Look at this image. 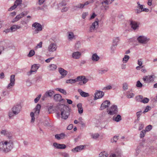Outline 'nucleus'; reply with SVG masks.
<instances>
[{
	"mask_svg": "<svg viewBox=\"0 0 157 157\" xmlns=\"http://www.w3.org/2000/svg\"><path fill=\"white\" fill-rule=\"evenodd\" d=\"M13 147L12 141H3L0 142V151L7 153L10 151Z\"/></svg>",
	"mask_w": 157,
	"mask_h": 157,
	"instance_id": "f257e3e1",
	"label": "nucleus"
},
{
	"mask_svg": "<svg viewBox=\"0 0 157 157\" xmlns=\"http://www.w3.org/2000/svg\"><path fill=\"white\" fill-rule=\"evenodd\" d=\"M60 111L62 118L66 120L70 114V109L67 106L63 105Z\"/></svg>",
	"mask_w": 157,
	"mask_h": 157,
	"instance_id": "f03ea898",
	"label": "nucleus"
},
{
	"mask_svg": "<svg viewBox=\"0 0 157 157\" xmlns=\"http://www.w3.org/2000/svg\"><path fill=\"white\" fill-rule=\"evenodd\" d=\"M32 27H34V28L33 29L34 30L33 32L34 34L38 33L42 30L43 28L42 25L40 23L37 22L33 23L32 25Z\"/></svg>",
	"mask_w": 157,
	"mask_h": 157,
	"instance_id": "7ed1b4c3",
	"label": "nucleus"
},
{
	"mask_svg": "<svg viewBox=\"0 0 157 157\" xmlns=\"http://www.w3.org/2000/svg\"><path fill=\"white\" fill-rule=\"evenodd\" d=\"M41 108V105L40 104H38L37 105L34 109V111H35L34 113L33 112L31 113L30 116L31 117V122H34L35 121L34 113L36 115H39L40 112Z\"/></svg>",
	"mask_w": 157,
	"mask_h": 157,
	"instance_id": "20e7f679",
	"label": "nucleus"
},
{
	"mask_svg": "<svg viewBox=\"0 0 157 157\" xmlns=\"http://www.w3.org/2000/svg\"><path fill=\"white\" fill-rule=\"evenodd\" d=\"M102 4L101 8L106 10L109 8V5L114 0H100Z\"/></svg>",
	"mask_w": 157,
	"mask_h": 157,
	"instance_id": "39448f33",
	"label": "nucleus"
},
{
	"mask_svg": "<svg viewBox=\"0 0 157 157\" xmlns=\"http://www.w3.org/2000/svg\"><path fill=\"white\" fill-rule=\"evenodd\" d=\"M137 40L139 42L142 44H146L149 40L150 39L146 36H139Z\"/></svg>",
	"mask_w": 157,
	"mask_h": 157,
	"instance_id": "423d86ee",
	"label": "nucleus"
},
{
	"mask_svg": "<svg viewBox=\"0 0 157 157\" xmlns=\"http://www.w3.org/2000/svg\"><path fill=\"white\" fill-rule=\"evenodd\" d=\"M107 110L108 114L111 115L116 113L118 112L117 106L115 105H113L110 108L107 109Z\"/></svg>",
	"mask_w": 157,
	"mask_h": 157,
	"instance_id": "0eeeda50",
	"label": "nucleus"
},
{
	"mask_svg": "<svg viewBox=\"0 0 157 157\" xmlns=\"http://www.w3.org/2000/svg\"><path fill=\"white\" fill-rule=\"evenodd\" d=\"M57 48V45L56 43H51L48 47V51L50 52H53L56 51Z\"/></svg>",
	"mask_w": 157,
	"mask_h": 157,
	"instance_id": "6e6552de",
	"label": "nucleus"
},
{
	"mask_svg": "<svg viewBox=\"0 0 157 157\" xmlns=\"http://www.w3.org/2000/svg\"><path fill=\"white\" fill-rule=\"evenodd\" d=\"M155 75H148L144 76L143 78V80L146 83H149L153 82L154 80V79L155 78Z\"/></svg>",
	"mask_w": 157,
	"mask_h": 157,
	"instance_id": "1a4fd4ad",
	"label": "nucleus"
},
{
	"mask_svg": "<svg viewBox=\"0 0 157 157\" xmlns=\"http://www.w3.org/2000/svg\"><path fill=\"white\" fill-rule=\"evenodd\" d=\"M15 75H12L10 76V82L7 86V89L11 88L14 86L15 83Z\"/></svg>",
	"mask_w": 157,
	"mask_h": 157,
	"instance_id": "9d476101",
	"label": "nucleus"
},
{
	"mask_svg": "<svg viewBox=\"0 0 157 157\" xmlns=\"http://www.w3.org/2000/svg\"><path fill=\"white\" fill-rule=\"evenodd\" d=\"M98 27V21H95L94 22L89 28V31L90 32H94Z\"/></svg>",
	"mask_w": 157,
	"mask_h": 157,
	"instance_id": "9b49d317",
	"label": "nucleus"
},
{
	"mask_svg": "<svg viewBox=\"0 0 157 157\" xmlns=\"http://www.w3.org/2000/svg\"><path fill=\"white\" fill-rule=\"evenodd\" d=\"M21 106L20 105H17L13 107L12 109V111L14 114H17L21 111Z\"/></svg>",
	"mask_w": 157,
	"mask_h": 157,
	"instance_id": "f8f14e48",
	"label": "nucleus"
},
{
	"mask_svg": "<svg viewBox=\"0 0 157 157\" xmlns=\"http://www.w3.org/2000/svg\"><path fill=\"white\" fill-rule=\"evenodd\" d=\"M94 100L102 98L104 95V93L102 91L97 90L94 94Z\"/></svg>",
	"mask_w": 157,
	"mask_h": 157,
	"instance_id": "ddd939ff",
	"label": "nucleus"
},
{
	"mask_svg": "<svg viewBox=\"0 0 157 157\" xmlns=\"http://www.w3.org/2000/svg\"><path fill=\"white\" fill-rule=\"evenodd\" d=\"M54 93V91L52 90L46 91L42 98V100H45L46 98L48 97H52Z\"/></svg>",
	"mask_w": 157,
	"mask_h": 157,
	"instance_id": "4468645a",
	"label": "nucleus"
},
{
	"mask_svg": "<svg viewBox=\"0 0 157 157\" xmlns=\"http://www.w3.org/2000/svg\"><path fill=\"white\" fill-rule=\"evenodd\" d=\"M144 147V145L141 142L139 143V144L137 146L136 149L135 155L137 156L141 152L142 149Z\"/></svg>",
	"mask_w": 157,
	"mask_h": 157,
	"instance_id": "2eb2a0df",
	"label": "nucleus"
},
{
	"mask_svg": "<svg viewBox=\"0 0 157 157\" xmlns=\"http://www.w3.org/2000/svg\"><path fill=\"white\" fill-rule=\"evenodd\" d=\"M59 72L61 75L60 77L61 78L65 77L67 74V71L61 67L59 68Z\"/></svg>",
	"mask_w": 157,
	"mask_h": 157,
	"instance_id": "dca6fc26",
	"label": "nucleus"
},
{
	"mask_svg": "<svg viewBox=\"0 0 157 157\" xmlns=\"http://www.w3.org/2000/svg\"><path fill=\"white\" fill-rule=\"evenodd\" d=\"M110 104V101L107 100H106L103 102L101 104V106L100 108V109L102 110L108 107Z\"/></svg>",
	"mask_w": 157,
	"mask_h": 157,
	"instance_id": "f3484780",
	"label": "nucleus"
},
{
	"mask_svg": "<svg viewBox=\"0 0 157 157\" xmlns=\"http://www.w3.org/2000/svg\"><path fill=\"white\" fill-rule=\"evenodd\" d=\"M91 2V1H87L85 2L84 4L79 3L76 6L74 7V9L75 10H76V8L82 9L85 6L87 5Z\"/></svg>",
	"mask_w": 157,
	"mask_h": 157,
	"instance_id": "a211bd4d",
	"label": "nucleus"
},
{
	"mask_svg": "<svg viewBox=\"0 0 157 157\" xmlns=\"http://www.w3.org/2000/svg\"><path fill=\"white\" fill-rule=\"evenodd\" d=\"M121 154V150L119 149H117L116 150L114 153L110 155L109 157H120Z\"/></svg>",
	"mask_w": 157,
	"mask_h": 157,
	"instance_id": "6ab92c4d",
	"label": "nucleus"
},
{
	"mask_svg": "<svg viewBox=\"0 0 157 157\" xmlns=\"http://www.w3.org/2000/svg\"><path fill=\"white\" fill-rule=\"evenodd\" d=\"M139 23L134 21H130V25L133 29L135 30L139 28Z\"/></svg>",
	"mask_w": 157,
	"mask_h": 157,
	"instance_id": "aec40b11",
	"label": "nucleus"
},
{
	"mask_svg": "<svg viewBox=\"0 0 157 157\" xmlns=\"http://www.w3.org/2000/svg\"><path fill=\"white\" fill-rule=\"evenodd\" d=\"M81 56V53L79 52H73L72 55V57L74 59H78L80 58Z\"/></svg>",
	"mask_w": 157,
	"mask_h": 157,
	"instance_id": "412c9836",
	"label": "nucleus"
},
{
	"mask_svg": "<svg viewBox=\"0 0 157 157\" xmlns=\"http://www.w3.org/2000/svg\"><path fill=\"white\" fill-rule=\"evenodd\" d=\"M77 79L78 82L79 81H82L83 84H85L88 81V79L86 78L84 76H80L77 77Z\"/></svg>",
	"mask_w": 157,
	"mask_h": 157,
	"instance_id": "4be33fe9",
	"label": "nucleus"
},
{
	"mask_svg": "<svg viewBox=\"0 0 157 157\" xmlns=\"http://www.w3.org/2000/svg\"><path fill=\"white\" fill-rule=\"evenodd\" d=\"M84 147L83 145H80L72 149L71 151L74 152H79L83 149Z\"/></svg>",
	"mask_w": 157,
	"mask_h": 157,
	"instance_id": "5701e85b",
	"label": "nucleus"
},
{
	"mask_svg": "<svg viewBox=\"0 0 157 157\" xmlns=\"http://www.w3.org/2000/svg\"><path fill=\"white\" fill-rule=\"evenodd\" d=\"M66 136V135L65 134L61 133L60 134H56L55 136V137L56 139L59 140L65 138Z\"/></svg>",
	"mask_w": 157,
	"mask_h": 157,
	"instance_id": "b1692460",
	"label": "nucleus"
},
{
	"mask_svg": "<svg viewBox=\"0 0 157 157\" xmlns=\"http://www.w3.org/2000/svg\"><path fill=\"white\" fill-rule=\"evenodd\" d=\"M68 34L67 38L69 40H72L73 39H75V36L73 32H69Z\"/></svg>",
	"mask_w": 157,
	"mask_h": 157,
	"instance_id": "393cba45",
	"label": "nucleus"
},
{
	"mask_svg": "<svg viewBox=\"0 0 157 157\" xmlns=\"http://www.w3.org/2000/svg\"><path fill=\"white\" fill-rule=\"evenodd\" d=\"M78 92L79 93L80 95L83 97H86L89 96V94L85 92L82 91L80 89L78 90Z\"/></svg>",
	"mask_w": 157,
	"mask_h": 157,
	"instance_id": "a878e982",
	"label": "nucleus"
},
{
	"mask_svg": "<svg viewBox=\"0 0 157 157\" xmlns=\"http://www.w3.org/2000/svg\"><path fill=\"white\" fill-rule=\"evenodd\" d=\"M91 59L93 61H98L100 59L99 57L96 53L92 55Z\"/></svg>",
	"mask_w": 157,
	"mask_h": 157,
	"instance_id": "bb28decb",
	"label": "nucleus"
},
{
	"mask_svg": "<svg viewBox=\"0 0 157 157\" xmlns=\"http://www.w3.org/2000/svg\"><path fill=\"white\" fill-rule=\"evenodd\" d=\"M54 99L56 101H60L62 99V96L59 94H56L54 96Z\"/></svg>",
	"mask_w": 157,
	"mask_h": 157,
	"instance_id": "cd10ccee",
	"label": "nucleus"
},
{
	"mask_svg": "<svg viewBox=\"0 0 157 157\" xmlns=\"http://www.w3.org/2000/svg\"><path fill=\"white\" fill-rule=\"evenodd\" d=\"M113 119L117 122H118L121 120V117L120 115H117V116H114Z\"/></svg>",
	"mask_w": 157,
	"mask_h": 157,
	"instance_id": "c85d7f7f",
	"label": "nucleus"
},
{
	"mask_svg": "<svg viewBox=\"0 0 157 157\" xmlns=\"http://www.w3.org/2000/svg\"><path fill=\"white\" fill-rule=\"evenodd\" d=\"M39 68V66L36 64L33 65L31 67L30 73H32V72H36Z\"/></svg>",
	"mask_w": 157,
	"mask_h": 157,
	"instance_id": "c756f323",
	"label": "nucleus"
},
{
	"mask_svg": "<svg viewBox=\"0 0 157 157\" xmlns=\"http://www.w3.org/2000/svg\"><path fill=\"white\" fill-rule=\"evenodd\" d=\"M21 27L17 25H13L11 27V32L15 31L17 29H19Z\"/></svg>",
	"mask_w": 157,
	"mask_h": 157,
	"instance_id": "7c9ffc66",
	"label": "nucleus"
},
{
	"mask_svg": "<svg viewBox=\"0 0 157 157\" xmlns=\"http://www.w3.org/2000/svg\"><path fill=\"white\" fill-rule=\"evenodd\" d=\"M82 104L81 103H78L77 105V107L78 108V113L79 114L82 113L83 112V109L82 107Z\"/></svg>",
	"mask_w": 157,
	"mask_h": 157,
	"instance_id": "2f4dec72",
	"label": "nucleus"
},
{
	"mask_svg": "<svg viewBox=\"0 0 157 157\" xmlns=\"http://www.w3.org/2000/svg\"><path fill=\"white\" fill-rule=\"evenodd\" d=\"M77 82H78V79H77V78L75 79H69L66 81V82L67 83L73 84Z\"/></svg>",
	"mask_w": 157,
	"mask_h": 157,
	"instance_id": "473e14b6",
	"label": "nucleus"
},
{
	"mask_svg": "<svg viewBox=\"0 0 157 157\" xmlns=\"http://www.w3.org/2000/svg\"><path fill=\"white\" fill-rule=\"evenodd\" d=\"M20 16L21 15H20L19 14L17 15L15 18H13L12 20V22L13 23L16 22L19 20L21 18V17Z\"/></svg>",
	"mask_w": 157,
	"mask_h": 157,
	"instance_id": "72a5a7b5",
	"label": "nucleus"
},
{
	"mask_svg": "<svg viewBox=\"0 0 157 157\" xmlns=\"http://www.w3.org/2000/svg\"><path fill=\"white\" fill-rule=\"evenodd\" d=\"M56 65L54 64H51L49 66V69L51 71L55 70L57 68Z\"/></svg>",
	"mask_w": 157,
	"mask_h": 157,
	"instance_id": "f704fd0d",
	"label": "nucleus"
},
{
	"mask_svg": "<svg viewBox=\"0 0 157 157\" xmlns=\"http://www.w3.org/2000/svg\"><path fill=\"white\" fill-rule=\"evenodd\" d=\"M108 71V68L101 69L98 71V73L101 74H103L107 72Z\"/></svg>",
	"mask_w": 157,
	"mask_h": 157,
	"instance_id": "c9c22d12",
	"label": "nucleus"
},
{
	"mask_svg": "<svg viewBox=\"0 0 157 157\" xmlns=\"http://www.w3.org/2000/svg\"><path fill=\"white\" fill-rule=\"evenodd\" d=\"M108 154L105 151L101 152L99 154V157H107Z\"/></svg>",
	"mask_w": 157,
	"mask_h": 157,
	"instance_id": "e433bc0d",
	"label": "nucleus"
},
{
	"mask_svg": "<svg viewBox=\"0 0 157 157\" xmlns=\"http://www.w3.org/2000/svg\"><path fill=\"white\" fill-rule=\"evenodd\" d=\"M149 100V98H144L141 101L139 100V102H140L144 103H148Z\"/></svg>",
	"mask_w": 157,
	"mask_h": 157,
	"instance_id": "4c0bfd02",
	"label": "nucleus"
},
{
	"mask_svg": "<svg viewBox=\"0 0 157 157\" xmlns=\"http://www.w3.org/2000/svg\"><path fill=\"white\" fill-rule=\"evenodd\" d=\"M56 90H58L62 93L64 95H66L67 94V92L65 90L63 89H62L60 88H57L56 89Z\"/></svg>",
	"mask_w": 157,
	"mask_h": 157,
	"instance_id": "58836bf2",
	"label": "nucleus"
},
{
	"mask_svg": "<svg viewBox=\"0 0 157 157\" xmlns=\"http://www.w3.org/2000/svg\"><path fill=\"white\" fill-rule=\"evenodd\" d=\"M35 54V52L33 50H31L29 52V53L28 55V56L29 57H31L34 55Z\"/></svg>",
	"mask_w": 157,
	"mask_h": 157,
	"instance_id": "ea45409f",
	"label": "nucleus"
},
{
	"mask_svg": "<svg viewBox=\"0 0 157 157\" xmlns=\"http://www.w3.org/2000/svg\"><path fill=\"white\" fill-rule=\"evenodd\" d=\"M130 58L129 56L128 55H125L123 59V61L124 63H126L128 61Z\"/></svg>",
	"mask_w": 157,
	"mask_h": 157,
	"instance_id": "a19ab883",
	"label": "nucleus"
},
{
	"mask_svg": "<svg viewBox=\"0 0 157 157\" xmlns=\"http://www.w3.org/2000/svg\"><path fill=\"white\" fill-rule=\"evenodd\" d=\"M134 96V94L132 93L128 92L127 94V97L128 98H133Z\"/></svg>",
	"mask_w": 157,
	"mask_h": 157,
	"instance_id": "79ce46f5",
	"label": "nucleus"
},
{
	"mask_svg": "<svg viewBox=\"0 0 157 157\" xmlns=\"http://www.w3.org/2000/svg\"><path fill=\"white\" fill-rule=\"evenodd\" d=\"M137 8L140 9L142 11L144 9V5H140L139 2H137Z\"/></svg>",
	"mask_w": 157,
	"mask_h": 157,
	"instance_id": "37998d69",
	"label": "nucleus"
},
{
	"mask_svg": "<svg viewBox=\"0 0 157 157\" xmlns=\"http://www.w3.org/2000/svg\"><path fill=\"white\" fill-rule=\"evenodd\" d=\"M119 39L118 37L115 38L113 40V44L115 45H117V43L119 42Z\"/></svg>",
	"mask_w": 157,
	"mask_h": 157,
	"instance_id": "c03bdc74",
	"label": "nucleus"
},
{
	"mask_svg": "<svg viewBox=\"0 0 157 157\" xmlns=\"http://www.w3.org/2000/svg\"><path fill=\"white\" fill-rule=\"evenodd\" d=\"M146 131L144 130H143L141 131L140 134V137L141 138H143L145 136Z\"/></svg>",
	"mask_w": 157,
	"mask_h": 157,
	"instance_id": "a18cd8bd",
	"label": "nucleus"
},
{
	"mask_svg": "<svg viewBox=\"0 0 157 157\" xmlns=\"http://www.w3.org/2000/svg\"><path fill=\"white\" fill-rule=\"evenodd\" d=\"M128 84L126 82H125L123 84V88L124 90H127L128 88Z\"/></svg>",
	"mask_w": 157,
	"mask_h": 157,
	"instance_id": "49530a36",
	"label": "nucleus"
},
{
	"mask_svg": "<svg viewBox=\"0 0 157 157\" xmlns=\"http://www.w3.org/2000/svg\"><path fill=\"white\" fill-rule=\"evenodd\" d=\"M61 155L62 157H70L69 154L65 152H62L61 153Z\"/></svg>",
	"mask_w": 157,
	"mask_h": 157,
	"instance_id": "de8ad7c7",
	"label": "nucleus"
},
{
	"mask_svg": "<svg viewBox=\"0 0 157 157\" xmlns=\"http://www.w3.org/2000/svg\"><path fill=\"white\" fill-rule=\"evenodd\" d=\"M152 126L150 125H149L147 126L145 128V131L147 132H148L150 131L152 129Z\"/></svg>",
	"mask_w": 157,
	"mask_h": 157,
	"instance_id": "09e8293b",
	"label": "nucleus"
},
{
	"mask_svg": "<svg viewBox=\"0 0 157 157\" xmlns=\"http://www.w3.org/2000/svg\"><path fill=\"white\" fill-rule=\"evenodd\" d=\"M82 119L81 117H80L79 118V123L82 126H85V124L83 122Z\"/></svg>",
	"mask_w": 157,
	"mask_h": 157,
	"instance_id": "8fccbe9b",
	"label": "nucleus"
},
{
	"mask_svg": "<svg viewBox=\"0 0 157 157\" xmlns=\"http://www.w3.org/2000/svg\"><path fill=\"white\" fill-rule=\"evenodd\" d=\"M118 137L116 136H115L113 137V138L111 139V141L112 143L114 142H116L118 140Z\"/></svg>",
	"mask_w": 157,
	"mask_h": 157,
	"instance_id": "3c124183",
	"label": "nucleus"
},
{
	"mask_svg": "<svg viewBox=\"0 0 157 157\" xmlns=\"http://www.w3.org/2000/svg\"><path fill=\"white\" fill-rule=\"evenodd\" d=\"M142 112L141 111L138 112L136 113V114L137 117V120H139L140 119V116L142 114Z\"/></svg>",
	"mask_w": 157,
	"mask_h": 157,
	"instance_id": "603ef678",
	"label": "nucleus"
},
{
	"mask_svg": "<svg viewBox=\"0 0 157 157\" xmlns=\"http://www.w3.org/2000/svg\"><path fill=\"white\" fill-rule=\"evenodd\" d=\"M66 1H63L59 3V7L65 6L66 5Z\"/></svg>",
	"mask_w": 157,
	"mask_h": 157,
	"instance_id": "864d4df0",
	"label": "nucleus"
},
{
	"mask_svg": "<svg viewBox=\"0 0 157 157\" xmlns=\"http://www.w3.org/2000/svg\"><path fill=\"white\" fill-rule=\"evenodd\" d=\"M136 99L137 101H139V100L141 101L144 98L143 97L142 95H139L137 96L136 97Z\"/></svg>",
	"mask_w": 157,
	"mask_h": 157,
	"instance_id": "5fc2aeb1",
	"label": "nucleus"
},
{
	"mask_svg": "<svg viewBox=\"0 0 157 157\" xmlns=\"http://www.w3.org/2000/svg\"><path fill=\"white\" fill-rule=\"evenodd\" d=\"M8 132L6 130H3L1 132V134L2 135L6 136L7 135Z\"/></svg>",
	"mask_w": 157,
	"mask_h": 157,
	"instance_id": "6e6d98bb",
	"label": "nucleus"
},
{
	"mask_svg": "<svg viewBox=\"0 0 157 157\" xmlns=\"http://www.w3.org/2000/svg\"><path fill=\"white\" fill-rule=\"evenodd\" d=\"M142 84L140 82V81L137 82L136 86L137 87L141 88L142 86Z\"/></svg>",
	"mask_w": 157,
	"mask_h": 157,
	"instance_id": "4d7b16f0",
	"label": "nucleus"
},
{
	"mask_svg": "<svg viewBox=\"0 0 157 157\" xmlns=\"http://www.w3.org/2000/svg\"><path fill=\"white\" fill-rule=\"evenodd\" d=\"M42 42H40L39 43L37 44V45L35 47V49H37L38 48H41L42 47Z\"/></svg>",
	"mask_w": 157,
	"mask_h": 157,
	"instance_id": "13d9d810",
	"label": "nucleus"
},
{
	"mask_svg": "<svg viewBox=\"0 0 157 157\" xmlns=\"http://www.w3.org/2000/svg\"><path fill=\"white\" fill-rule=\"evenodd\" d=\"M117 45H115L114 44H113L111 47V52L112 53H113L114 51L116 49V47Z\"/></svg>",
	"mask_w": 157,
	"mask_h": 157,
	"instance_id": "bf43d9fd",
	"label": "nucleus"
},
{
	"mask_svg": "<svg viewBox=\"0 0 157 157\" xmlns=\"http://www.w3.org/2000/svg\"><path fill=\"white\" fill-rule=\"evenodd\" d=\"M22 0H16L14 4L17 6H18L21 3Z\"/></svg>",
	"mask_w": 157,
	"mask_h": 157,
	"instance_id": "052dcab7",
	"label": "nucleus"
},
{
	"mask_svg": "<svg viewBox=\"0 0 157 157\" xmlns=\"http://www.w3.org/2000/svg\"><path fill=\"white\" fill-rule=\"evenodd\" d=\"M151 109V108L149 106H147L146 108L144 110L143 112L144 113H145L146 112H147L149 110H150Z\"/></svg>",
	"mask_w": 157,
	"mask_h": 157,
	"instance_id": "680f3d73",
	"label": "nucleus"
},
{
	"mask_svg": "<svg viewBox=\"0 0 157 157\" xmlns=\"http://www.w3.org/2000/svg\"><path fill=\"white\" fill-rule=\"evenodd\" d=\"M66 147V146L64 144H59V146L58 149H63Z\"/></svg>",
	"mask_w": 157,
	"mask_h": 157,
	"instance_id": "e2e57ef3",
	"label": "nucleus"
},
{
	"mask_svg": "<svg viewBox=\"0 0 157 157\" xmlns=\"http://www.w3.org/2000/svg\"><path fill=\"white\" fill-rule=\"evenodd\" d=\"M17 6L15 4L13 6H12L10 8L8 9V10L9 11H11L15 9Z\"/></svg>",
	"mask_w": 157,
	"mask_h": 157,
	"instance_id": "0e129e2a",
	"label": "nucleus"
},
{
	"mask_svg": "<svg viewBox=\"0 0 157 157\" xmlns=\"http://www.w3.org/2000/svg\"><path fill=\"white\" fill-rule=\"evenodd\" d=\"M41 96V94L39 95H38V96L35 99L34 102L35 103H36L37 102H38V101L40 99Z\"/></svg>",
	"mask_w": 157,
	"mask_h": 157,
	"instance_id": "69168bd1",
	"label": "nucleus"
},
{
	"mask_svg": "<svg viewBox=\"0 0 157 157\" xmlns=\"http://www.w3.org/2000/svg\"><path fill=\"white\" fill-rule=\"evenodd\" d=\"M144 124L142 123H140L139 124V130H140L144 128Z\"/></svg>",
	"mask_w": 157,
	"mask_h": 157,
	"instance_id": "338daca9",
	"label": "nucleus"
},
{
	"mask_svg": "<svg viewBox=\"0 0 157 157\" xmlns=\"http://www.w3.org/2000/svg\"><path fill=\"white\" fill-rule=\"evenodd\" d=\"M68 7H63L61 10V12H66L68 10Z\"/></svg>",
	"mask_w": 157,
	"mask_h": 157,
	"instance_id": "774afa93",
	"label": "nucleus"
}]
</instances>
